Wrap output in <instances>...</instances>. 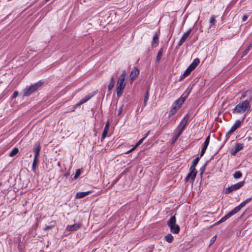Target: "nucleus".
<instances>
[{
  "label": "nucleus",
  "instance_id": "1",
  "mask_svg": "<svg viewBox=\"0 0 252 252\" xmlns=\"http://www.w3.org/2000/svg\"><path fill=\"white\" fill-rule=\"evenodd\" d=\"M251 108L250 101L246 100L242 101L237 104L235 108L232 109V112L234 114H244L247 113Z\"/></svg>",
  "mask_w": 252,
  "mask_h": 252
},
{
  "label": "nucleus",
  "instance_id": "2",
  "mask_svg": "<svg viewBox=\"0 0 252 252\" xmlns=\"http://www.w3.org/2000/svg\"><path fill=\"white\" fill-rule=\"evenodd\" d=\"M126 74L125 71H124L120 76L117 82L116 93L118 97H120L122 95L123 90L126 86Z\"/></svg>",
  "mask_w": 252,
  "mask_h": 252
},
{
  "label": "nucleus",
  "instance_id": "3",
  "mask_svg": "<svg viewBox=\"0 0 252 252\" xmlns=\"http://www.w3.org/2000/svg\"><path fill=\"white\" fill-rule=\"evenodd\" d=\"M251 200V198H248L246 200L242 202L238 206L234 208L232 211L229 212L226 215H225L224 217H223L217 223H220L222 222L225 221L227 219L230 218L233 215L236 214L238 213L243 207L245 206V205L249 202Z\"/></svg>",
  "mask_w": 252,
  "mask_h": 252
},
{
  "label": "nucleus",
  "instance_id": "4",
  "mask_svg": "<svg viewBox=\"0 0 252 252\" xmlns=\"http://www.w3.org/2000/svg\"><path fill=\"white\" fill-rule=\"evenodd\" d=\"M167 225L171 232L178 234L180 231V227L176 224V219L175 216H172L167 222Z\"/></svg>",
  "mask_w": 252,
  "mask_h": 252
},
{
  "label": "nucleus",
  "instance_id": "5",
  "mask_svg": "<svg viewBox=\"0 0 252 252\" xmlns=\"http://www.w3.org/2000/svg\"><path fill=\"white\" fill-rule=\"evenodd\" d=\"M42 83L39 82L34 84L33 85L30 86L28 88H26L24 90V96H29L32 93L35 91L39 87L41 86Z\"/></svg>",
  "mask_w": 252,
  "mask_h": 252
},
{
  "label": "nucleus",
  "instance_id": "6",
  "mask_svg": "<svg viewBox=\"0 0 252 252\" xmlns=\"http://www.w3.org/2000/svg\"><path fill=\"white\" fill-rule=\"evenodd\" d=\"M189 119V115L187 114L186 116H185V117L182 119V120L181 121L180 124L178 126L176 129V131H179V132L182 133L183 131L184 130L186 126L187 125Z\"/></svg>",
  "mask_w": 252,
  "mask_h": 252
},
{
  "label": "nucleus",
  "instance_id": "7",
  "mask_svg": "<svg viewBox=\"0 0 252 252\" xmlns=\"http://www.w3.org/2000/svg\"><path fill=\"white\" fill-rule=\"evenodd\" d=\"M189 91H186L181 96L176 100L175 102L174 105H176V107H178V108L180 107L181 105L184 103V102L185 101L186 98L188 97L189 95Z\"/></svg>",
  "mask_w": 252,
  "mask_h": 252
},
{
  "label": "nucleus",
  "instance_id": "8",
  "mask_svg": "<svg viewBox=\"0 0 252 252\" xmlns=\"http://www.w3.org/2000/svg\"><path fill=\"white\" fill-rule=\"evenodd\" d=\"M245 184V181L240 182L236 184L233 185L226 189L225 193H229L234 190H236L242 188Z\"/></svg>",
  "mask_w": 252,
  "mask_h": 252
},
{
  "label": "nucleus",
  "instance_id": "9",
  "mask_svg": "<svg viewBox=\"0 0 252 252\" xmlns=\"http://www.w3.org/2000/svg\"><path fill=\"white\" fill-rule=\"evenodd\" d=\"M241 121L240 120H237L234 125L231 126L229 131L226 134V141H227L229 138L230 136L232 134V133L237 129L241 124Z\"/></svg>",
  "mask_w": 252,
  "mask_h": 252
},
{
  "label": "nucleus",
  "instance_id": "10",
  "mask_svg": "<svg viewBox=\"0 0 252 252\" xmlns=\"http://www.w3.org/2000/svg\"><path fill=\"white\" fill-rule=\"evenodd\" d=\"M189 173L188 174L185 179L186 182H188L189 180H190L191 182H193L194 180L197 173V170L196 169H191L189 168Z\"/></svg>",
  "mask_w": 252,
  "mask_h": 252
},
{
  "label": "nucleus",
  "instance_id": "11",
  "mask_svg": "<svg viewBox=\"0 0 252 252\" xmlns=\"http://www.w3.org/2000/svg\"><path fill=\"white\" fill-rule=\"evenodd\" d=\"M210 140V135H209L205 139V142L203 144V147L202 148L201 152H200V157H202L205 154L206 150L208 147V146L209 144Z\"/></svg>",
  "mask_w": 252,
  "mask_h": 252
},
{
  "label": "nucleus",
  "instance_id": "12",
  "mask_svg": "<svg viewBox=\"0 0 252 252\" xmlns=\"http://www.w3.org/2000/svg\"><path fill=\"white\" fill-rule=\"evenodd\" d=\"M139 74V70L137 67H134L130 74V81L132 82Z\"/></svg>",
  "mask_w": 252,
  "mask_h": 252
},
{
  "label": "nucleus",
  "instance_id": "13",
  "mask_svg": "<svg viewBox=\"0 0 252 252\" xmlns=\"http://www.w3.org/2000/svg\"><path fill=\"white\" fill-rule=\"evenodd\" d=\"M41 150L40 145L39 143H36L33 147V151L34 153V158H38L39 153Z\"/></svg>",
  "mask_w": 252,
  "mask_h": 252
},
{
  "label": "nucleus",
  "instance_id": "14",
  "mask_svg": "<svg viewBox=\"0 0 252 252\" xmlns=\"http://www.w3.org/2000/svg\"><path fill=\"white\" fill-rule=\"evenodd\" d=\"M80 227V224L78 223H75L73 225H67L65 228L66 231H73L77 230Z\"/></svg>",
  "mask_w": 252,
  "mask_h": 252
},
{
  "label": "nucleus",
  "instance_id": "15",
  "mask_svg": "<svg viewBox=\"0 0 252 252\" xmlns=\"http://www.w3.org/2000/svg\"><path fill=\"white\" fill-rule=\"evenodd\" d=\"M191 30L189 29V30L187 32L184 33L183 36L182 37L179 43V45L181 46L186 41V40L188 38L189 36V35L190 32H191Z\"/></svg>",
  "mask_w": 252,
  "mask_h": 252
},
{
  "label": "nucleus",
  "instance_id": "16",
  "mask_svg": "<svg viewBox=\"0 0 252 252\" xmlns=\"http://www.w3.org/2000/svg\"><path fill=\"white\" fill-rule=\"evenodd\" d=\"M92 191H85V192H78L76 194V198H82L86 196L89 195L91 193H92Z\"/></svg>",
  "mask_w": 252,
  "mask_h": 252
},
{
  "label": "nucleus",
  "instance_id": "17",
  "mask_svg": "<svg viewBox=\"0 0 252 252\" xmlns=\"http://www.w3.org/2000/svg\"><path fill=\"white\" fill-rule=\"evenodd\" d=\"M199 60L198 59H194L192 63L189 65V66L192 70H194L196 67L198 65L199 63Z\"/></svg>",
  "mask_w": 252,
  "mask_h": 252
},
{
  "label": "nucleus",
  "instance_id": "18",
  "mask_svg": "<svg viewBox=\"0 0 252 252\" xmlns=\"http://www.w3.org/2000/svg\"><path fill=\"white\" fill-rule=\"evenodd\" d=\"M93 95H90V94H88L87 95H86L83 98H82L77 104L76 105L77 106H79L81 104H82L84 103H85L86 102H87L88 100H89L92 96H93Z\"/></svg>",
  "mask_w": 252,
  "mask_h": 252
},
{
  "label": "nucleus",
  "instance_id": "19",
  "mask_svg": "<svg viewBox=\"0 0 252 252\" xmlns=\"http://www.w3.org/2000/svg\"><path fill=\"white\" fill-rule=\"evenodd\" d=\"M109 128V122H107L105 126L104 129L103 131L102 134V138L104 139L106 137L107 134L108 133V131Z\"/></svg>",
  "mask_w": 252,
  "mask_h": 252
},
{
  "label": "nucleus",
  "instance_id": "20",
  "mask_svg": "<svg viewBox=\"0 0 252 252\" xmlns=\"http://www.w3.org/2000/svg\"><path fill=\"white\" fill-rule=\"evenodd\" d=\"M115 83V79L114 76H112L111 78V81L108 86V89L109 91H111L114 87Z\"/></svg>",
  "mask_w": 252,
  "mask_h": 252
},
{
  "label": "nucleus",
  "instance_id": "21",
  "mask_svg": "<svg viewBox=\"0 0 252 252\" xmlns=\"http://www.w3.org/2000/svg\"><path fill=\"white\" fill-rule=\"evenodd\" d=\"M199 160V157H197L194 159L191 163V165L190 167L191 169H195V166L197 165Z\"/></svg>",
  "mask_w": 252,
  "mask_h": 252
},
{
  "label": "nucleus",
  "instance_id": "22",
  "mask_svg": "<svg viewBox=\"0 0 252 252\" xmlns=\"http://www.w3.org/2000/svg\"><path fill=\"white\" fill-rule=\"evenodd\" d=\"M163 48H160L158 53V55L157 56V58H156V62L157 63H158L160 61V59H161V57L162 55V53H163Z\"/></svg>",
  "mask_w": 252,
  "mask_h": 252
},
{
  "label": "nucleus",
  "instance_id": "23",
  "mask_svg": "<svg viewBox=\"0 0 252 252\" xmlns=\"http://www.w3.org/2000/svg\"><path fill=\"white\" fill-rule=\"evenodd\" d=\"M19 150L17 148H14L12 149V150L9 153V156L10 157H12L15 156L18 153Z\"/></svg>",
  "mask_w": 252,
  "mask_h": 252
},
{
  "label": "nucleus",
  "instance_id": "24",
  "mask_svg": "<svg viewBox=\"0 0 252 252\" xmlns=\"http://www.w3.org/2000/svg\"><path fill=\"white\" fill-rule=\"evenodd\" d=\"M165 239L167 242L171 243L173 240L174 237L171 234H168L165 237Z\"/></svg>",
  "mask_w": 252,
  "mask_h": 252
},
{
  "label": "nucleus",
  "instance_id": "25",
  "mask_svg": "<svg viewBox=\"0 0 252 252\" xmlns=\"http://www.w3.org/2000/svg\"><path fill=\"white\" fill-rule=\"evenodd\" d=\"M242 174L241 172L240 171H236L233 174V177L235 179H240L242 177Z\"/></svg>",
  "mask_w": 252,
  "mask_h": 252
},
{
  "label": "nucleus",
  "instance_id": "26",
  "mask_svg": "<svg viewBox=\"0 0 252 252\" xmlns=\"http://www.w3.org/2000/svg\"><path fill=\"white\" fill-rule=\"evenodd\" d=\"M38 160H39L38 158H34L33 162H32V170H35L36 166H37V162H38Z\"/></svg>",
  "mask_w": 252,
  "mask_h": 252
},
{
  "label": "nucleus",
  "instance_id": "27",
  "mask_svg": "<svg viewBox=\"0 0 252 252\" xmlns=\"http://www.w3.org/2000/svg\"><path fill=\"white\" fill-rule=\"evenodd\" d=\"M149 89H147L146 93V94H145V97H144V105L145 106L146 105L147 102V101H148V100L149 99Z\"/></svg>",
  "mask_w": 252,
  "mask_h": 252
},
{
  "label": "nucleus",
  "instance_id": "28",
  "mask_svg": "<svg viewBox=\"0 0 252 252\" xmlns=\"http://www.w3.org/2000/svg\"><path fill=\"white\" fill-rule=\"evenodd\" d=\"M192 71V70L189 67H188L183 74V77L185 78L188 76Z\"/></svg>",
  "mask_w": 252,
  "mask_h": 252
},
{
  "label": "nucleus",
  "instance_id": "29",
  "mask_svg": "<svg viewBox=\"0 0 252 252\" xmlns=\"http://www.w3.org/2000/svg\"><path fill=\"white\" fill-rule=\"evenodd\" d=\"M178 109L179 108H178V107H176V105H173V108L171 109L170 111V114L171 115L174 114Z\"/></svg>",
  "mask_w": 252,
  "mask_h": 252
},
{
  "label": "nucleus",
  "instance_id": "30",
  "mask_svg": "<svg viewBox=\"0 0 252 252\" xmlns=\"http://www.w3.org/2000/svg\"><path fill=\"white\" fill-rule=\"evenodd\" d=\"M158 38L157 34H156L153 37V44H156V45L158 44Z\"/></svg>",
  "mask_w": 252,
  "mask_h": 252
},
{
  "label": "nucleus",
  "instance_id": "31",
  "mask_svg": "<svg viewBox=\"0 0 252 252\" xmlns=\"http://www.w3.org/2000/svg\"><path fill=\"white\" fill-rule=\"evenodd\" d=\"M235 147L240 151L241 150H242L244 147V144L242 143H237Z\"/></svg>",
  "mask_w": 252,
  "mask_h": 252
},
{
  "label": "nucleus",
  "instance_id": "32",
  "mask_svg": "<svg viewBox=\"0 0 252 252\" xmlns=\"http://www.w3.org/2000/svg\"><path fill=\"white\" fill-rule=\"evenodd\" d=\"M80 174H81L80 169H78L76 170L75 174L74 177V179H76L77 178H78L79 177V176L80 175Z\"/></svg>",
  "mask_w": 252,
  "mask_h": 252
},
{
  "label": "nucleus",
  "instance_id": "33",
  "mask_svg": "<svg viewBox=\"0 0 252 252\" xmlns=\"http://www.w3.org/2000/svg\"><path fill=\"white\" fill-rule=\"evenodd\" d=\"M216 237H217V236H213V237L211 238V240H210V245H212V244L215 242V241H216Z\"/></svg>",
  "mask_w": 252,
  "mask_h": 252
},
{
  "label": "nucleus",
  "instance_id": "34",
  "mask_svg": "<svg viewBox=\"0 0 252 252\" xmlns=\"http://www.w3.org/2000/svg\"><path fill=\"white\" fill-rule=\"evenodd\" d=\"M144 140V138H142L135 145V147H138L139 145H140Z\"/></svg>",
  "mask_w": 252,
  "mask_h": 252
},
{
  "label": "nucleus",
  "instance_id": "35",
  "mask_svg": "<svg viewBox=\"0 0 252 252\" xmlns=\"http://www.w3.org/2000/svg\"><path fill=\"white\" fill-rule=\"evenodd\" d=\"M53 227V226H52V225H47L44 227V230L46 231V230H48L49 229L52 228Z\"/></svg>",
  "mask_w": 252,
  "mask_h": 252
},
{
  "label": "nucleus",
  "instance_id": "36",
  "mask_svg": "<svg viewBox=\"0 0 252 252\" xmlns=\"http://www.w3.org/2000/svg\"><path fill=\"white\" fill-rule=\"evenodd\" d=\"M136 148V147H135V146L133 147L132 148H131L130 150H129V151H127L126 153V154H128L129 153H130V152H132L133 151H134L135 148Z\"/></svg>",
  "mask_w": 252,
  "mask_h": 252
},
{
  "label": "nucleus",
  "instance_id": "37",
  "mask_svg": "<svg viewBox=\"0 0 252 252\" xmlns=\"http://www.w3.org/2000/svg\"><path fill=\"white\" fill-rule=\"evenodd\" d=\"M136 148V147H135V146L133 147L132 148H131L130 150H129V151H127L126 153V154H128L129 153H130V152H132L133 151H134L135 148Z\"/></svg>",
  "mask_w": 252,
  "mask_h": 252
},
{
  "label": "nucleus",
  "instance_id": "38",
  "mask_svg": "<svg viewBox=\"0 0 252 252\" xmlns=\"http://www.w3.org/2000/svg\"><path fill=\"white\" fill-rule=\"evenodd\" d=\"M136 148V147H135V146L133 147L132 148H131L130 150H129V151H127L126 153V154H128L129 153H130V152H132L133 151H134L135 148Z\"/></svg>",
  "mask_w": 252,
  "mask_h": 252
},
{
  "label": "nucleus",
  "instance_id": "39",
  "mask_svg": "<svg viewBox=\"0 0 252 252\" xmlns=\"http://www.w3.org/2000/svg\"><path fill=\"white\" fill-rule=\"evenodd\" d=\"M215 21V18H214V17H212L211 18H210V23L213 25L214 22Z\"/></svg>",
  "mask_w": 252,
  "mask_h": 252
},
{
  "label": "nucleus",
  "instance_id": "40",
  "mask_svg": "<svg viewBox=\"0 0 252 252\" xmlns=\"http://www.w3.org/2000/svg\"><path fill=\"white\" fill-rule=\"evenodd\" d=\"M249 48H247V49H246V50L244 51L243 52V56H245L246 55H247L248 53V52L249 51Z\"/></svg>",
  "mask_w": 252,
  "mask_h": 252
},
{
  "label": "nucleus",
  "instance_id": "41",
  "mask_svg": "<svg viewBox=\"0 0 252 252\" xmlns=\"http://www.w3.org/2000/svg\"><path fill=\"white\" fill-rule=\"evenodd\" d=\"M123 105L121 106L119 109L118 115H120L123 111Z\"/></svg>",
  "mask_w": 252,
  "mask_h": 252
},
{
  "label": "nucleus",
  "instance_id": "42",
  "mask_svg": "<svg viewBox=\"0 0 252 252\" xmlns=\"http://www.w3.org/2000/svg\"><path fill=\"white\" fill-rule=\"evenodd\" d=\"M182 134L181 132L179 131H176V134L175 136H176V138H178V137L180 136V135Z\"/></svg>",
  "mask_w": 252,
  "mask_h": 252
},
{
  "label": "nucleus",
  "instance_id": "43",
  "mask_svg": "<svg viewBox=\"0 0 252 252\" xmlns=\"http://www.w3.org/2000/svg\"><path fill=\"white\" fill-rule=\"evenodd\" d=\"M18 95V92H14L13 94V98H15Z\"/></svg>",
  "mask_w": 252,
  "mask_h": 252
},
{
  "label": "nucleus",
  "instance_id": "44",
  "mask_svg": "<svg viewBox=\"0 0 252 252\" xmlns=\"http://www.w3.org/2000/svg\"><path fill=\"white\" fill-rule=\"evenodd\" d=\"M205 165L206 164H205L203 167H201V168L200 169L201 174L204 172V169H205Z\"/></svg>",
  "mask_w": 252,
  "mask_h": 252
},
{
  "label": "nucleus",
  "instance_id": "45",
  "mask_svg": "<svg viewBox=\"0 0 252 252\" xmlns=\"http://www.w3.org/2000/svg\"><path fill=\"white\" fill-rule=\"evenodd\" d=\"M150 131H148L147 133H146L144 135V136L143 137L144 139H145L150 134Z\"/></svg>",
  "mask_w": 252,
  "mask_h": 252
},
{
  "label": "nucleus",
  "instance_id": "46",
  "mask_svg": "<svg viewBox=\"0 0 252 252\" xmlns=\"http://www.w3.org/2000/svg\"><path fill=\"white\" fill-rule=\"evenodd\" d=\"M237 153L236 151L234 150H232L231 152V154L232 155H235Z\"/></svg>",
  "mask_w": 252,
  "mask_h": 252
},
{
  "label": "nucleus",
  "instance_id": "47",
  "mask_svg": "<svg viewBox=\"0 0 252 252\" xmlns=\"http://www.w3.org/2000/svg\"><path fill=\"white\" fill-rule=\"evenodd\" d=\"M248 17H243L242 21H243V22L246 21L247 20Z\"/></svg>",
  "mask_w": 252,
  "mask_h": 252
},
{
  "label": "nucleus",
  "instance_id": "48",
  "mask_svg": "<svg viewBox=\"0 0 252 252\" xmlns=\"http://www.w3.org/2000/svg\"><path fill=\"white\" fill-rule=\"evenodd\" d=\"M252 47V43H251L249 46L248 47V48H249V49H250Z\"/></svg>",
  "mask_w": 252,
  "mask_h": 252
},
{
  "label": "nucleus",
  "instance_id": "49",
  "mask_svg": "<svg viewBox=\"0 0 252 252\" xmlns=\"http://www.w3.org/2000/svg\"><path fill=\"white\" fill-rule=\"evenodd\" d=\"M178 138H176V136H175V137H174V140L173 141V142H175V141H176L177 140Z\"/></svg>",
  "mask_w": 252,
  "mask_h": 252
},
{
  "label": "nucleus",
  "instance_id": "50",
  "mask_svg": "<svg viewBox=\"0 0 252 252\" xmlns=\"http://www.w3.org/2000/svg\"><path fill=\"white\" fill-rule=\"evenodd\" d=\"M234 150L236 151L237 153L239 151L236 147H235Z\"/></svg>",
  "mask_w": 252,
  "mask_h": 252
},
{
  "label": "nucleus",
  "instance_id": "51",
  "mask_svg": "<svg viewBox=\"0 0 252 252\" xmlns=\"http://www.w3.org/2000/svg\"><path fill=\"white\" fill-rule=\"evenodd\" d=\"M112 14H116L114 11H112V13H110V15H112Z\"/></svg>",
  "mask_w": 252,
  "mask_h": 252
},
{
  "label": "nucleus",
  "instance_id": "52",
  "mask_svg": "<svg viewBox=\"0 0 252 252\" xmlns=\"http://www.w3.org/2000/svg\"><path fill=\"white\" fill-rule=\"evenodd\" d=\"M69 174V173H66L65 174V176L66 177H67Z\"/></svg>",
  "mask_w": 252,
  "mask_h": 252
},
{
  "label": "nucleus",
  "instance_id": "53",
  "mask_svg": "<svg viewBox=\"0 0 252 252\" xmlns=\"http://www.w3.org/2000/svg\"><path fill=\"white\" fill-rule=\"evenodd\" d=\"M245 96H246V94H243L242 95V97H245Z\"/></svg>",
  "mask_w": 252,
  "mask_h": 252
},
{
  "label": "nucleus",
  "instance_id": "54",
  "mask_svg": "<svg viewBox=\"0 0 252 252\" xmlns=\"http://www.w3.org/2000/svg\"><path fill=\"white\" fill-rule=\"evenodd\" d=\"M1 186V183H0V186Z\"/></svg>",
  "mask_w": 252,
  "mask_h": 252
}]
</instances>
